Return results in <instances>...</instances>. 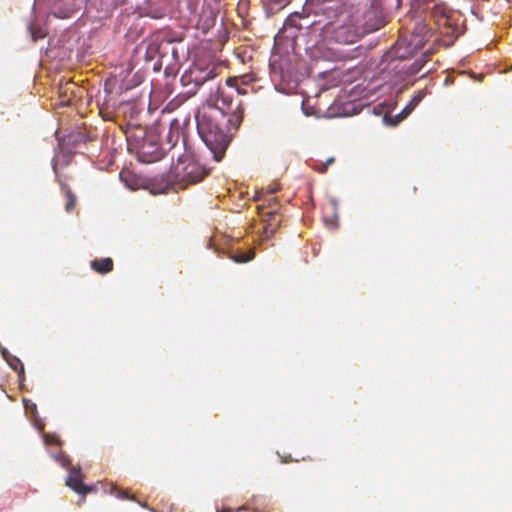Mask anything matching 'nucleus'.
I'll return each instance as SVG.
<instances>
[{
    "label": "nucleus",
    "mask_w": 512,
    "mask_h": 512,
    "mask_svg": "<svg viewBox=\"0 0 512 512\" xmlns=\"http://www.w3.org/2000/svg\"><path fill=\"white\" fill-rule=\"evenodd\" d=\"M335 162V157H329L325 162L316 163L313 165V169L318 173H325L330 165Z\"/></svg>",
    "instance_id": "obj_13"
},
{
    "label": "nucleus",
    "mask_w": 512,
    "mask_h": 512,
    "mask_svg": "<svg viewBox=\"0 0 512 512\" xmlns=\"http://www.w3.org/2000/svg\"><path fill=\"white\" fill-rule=\"evenodd\" d=\"M246 93L239 87L237 78L229 77L225 86H217L210 92L195 116L198 134L217 162L223 159L230 143V137L219 126L218 116L227 117L230 128L237 130L244 117L243 104L238 96Z\"/></svg>",
    "instance_id": "obj_1"
},
{
    "label": "nucleus",
    "mask_w": 512,
    "mask_h": 512,
    "mask_svg": "<svg viewBox=\"0 0 512 512\" xmlns=\"http://www.w3.org/2000/svg\"><path fill=\"white\" fill-rule=\"evenodd\" d=\"M264 232H265V234H269V233L272 234L274 232V229L269 230V227L266 226L265 229H264Z\"/></svg>",
    "instance_id": "obj_23"
},
{
    "label": "nucleus",
    "mask_w": 512,
    "mask_h": 512,
    "mask_svg": "<svg viewBox=\"0 0 512 512\" xmlns=\"http://www.w3.org/2000/svg\"><path fill=\"white\" fill-rule=\"evenodd\" d=\"M114 263L110 257L94 259L91 268L99 274H107L113 270Z\"/></svg>",
    "instance_id": "obj_8"
},
{
    "label": "nucleus",
    "mask_w": 512,
    "mask_h": 512,
    "mask_svg": "<svg viewBox=\"0 0 512 512\" xmlns=\"http://www.w3.org/2000/svg\"><path fill=\"white\" fill-rule=\"evenodd\" d=\"M75 85L73 83H66L65 87L64 88H60V96L63 94V95H66L68 92H71V93H74L72 88H74Z\"/></svg>",
    "instance_id": "obj_19"
},
{
    "label": "nucleus",
    "mask_w": 512,
    "mask_h": 512,
    "mask_svg": "<svg viewBox=\"0 0 512 512\" xmlns=\"http://www.w3.org/2000/svg\"><path fill=\"white\" fill-rule=\"evenodd\" d=\"M425 95L426 92L424 90L418 91L416 95H414V97L411 99V101L406 105V107L401 111V113L397 116L399 118L398 121H401L404 118H406L423 100Z\"/></svg>",
    "instance_id": "obj_10"
},
{
    "label": "nucleus",
    "mask_w": 512,
    "mask_h": 512,
    "mask_svg": "<svg viewBox=\"0 0 512 512\" xmlns=\"http://www.w3.org/2000/svg\"><path fill=\"white\" fill-rule=\"evenodd\" d=\"M44 441L46 444H54L60 446L62 444V441L56 436L52 434H45L44 435Z\"/></svg>",
    "instance_id": "obj_16"
},
{
    "label": "nucleus",
    "mask_w": 512,
    "mask_h": 512,
    "mask_svg": "<svg viewBox=\"0 0 512 512\" xmlns=\"http://www.w3.org/2000/svg\"><path fill=\"white\" fill-rule=\"evenodd\" d=\"M423 67V61L422 60H416L410 67L409 72L411 74L418 73Z\"/></svg>",
    "instance_id": "obj_18"
},
{
    "label": "nucleus",
    "mask_w": 512,
    "mask_h": 512,
    "mask_svg": "<svg viewBox=\"0 0 512 512\" xmlns=\"http://www.w3.org/2000/svg\"><path fill=\"white\" fill-rule=\"evenodd\" d=\"M246 510H247L246 507L242 506V507L238 508L236 511H233L232 509L228 508V509H223L218 512H246Z\"/></svg>",
    "instance_id": "obj_21"
},
{
    "label": "nucleus",
    "mask_w": 512,
    "mask_h": 512,
    "mask_svg": "<svg viewBox=\"0 0 512 512\" xmlns=\"http://www.w3.org/2000/svg\"><path fill=\"white\" fill-rule=\"evenodd\" d=\"M291 0H268V5L271 10H281L290 3Z\"/></svg>",
    "instance_id": "obj_14"
},
{
    "label": "nucleus",
    "mask_w": 512,
    "mask_h": 512,
    "mask_svg": "<svg viewBox=\"0 0 512 512\" xmlns=\"http://www.w3.org/2000/svg\"><path fill=\"white\" fill-rule=\"evenodd\" d=\"M175 125H176V127L174 128L173 127L174 126V122L171 123L169 132H168V134L166 136L167 140H168V142L170 144V148H173L176 145V143H177V141L179 139V136H180V127H179L178 122L176 120H175Z\"/></svg>",
    "instance_id": "obj_12"
},
{
    "label": "nucleus",
    "mask_w": 512,
    "mask_h": 512,
    "mask_svg": "<svg viewBox=\"0 0 512 512\" xmlns=\"http://www.w3.org/2000/svg\"><path fill=\"white\" fill-rule=\"evenodd\" d=\"M111 491H112V493L115 494L116 497H118L120 499L134 500V497H130L127 492L122 491V490L118 489L117 487H112Z\"/></svg>",
    "instance_id": "obj_17"
},
{
    "label": "nucleus",
    "mask_w": 512,
    "mask_h": 512,
    "mask_svg": "<svg viewBox=\"0 0 512 512\" xmlns=\"http://www.w3.org/2000/svg\"><path fill=\"white\" fill-rule=\"evenodd\" d=\"M303 16L294 12L290 14L284 22L282 29L278 33V37L295 40L298 36L299 31L302 29L300 20Z\"/></svg>",
    "instance_id": "obj_6"
},
{
    "label": "nucleus",
    "mask_w": 512,
    "mask_h": 512,
    "mask_svg": "<svg viewBox=\"0 0 512 512\" xmlns=\"http://www.w3.org/2000/svg\"><path fill=\"white\" fill-rule=\"evenodd\" d=\"M226 256L233 260L234 262L236 263H247L249 261H251L252 259H254L255 257V252H254V249H249L248 251L246 252H243V251H240V250H237V251H230L226 254Z\"/></svg>",
    "instance_id": "obj_11"
},
{
    "label": "nucleus",
    "mask_w": 512,
    "mask_h": 512,
    "mask_svg": "<svg viewBox=\"0 0 512 512\" xmlns=\"http://www.w3.org/2000/svg\"><path fill=\"white\" fill-rule=\"evenodd\" d=\"M10 366L15 370V371H18L19 370V373L20 374H23L24 373V366L22 364V362L16 358V357H13V359L10 361L8 360Z\"/></svg>",
    "instance_id": "obj_15"
},
{
    "label": "nucleus",
    "mask_w": 512,
    "mask_h": 512,
    "mask_svg": "<svg viewBox=\"0 0 512 512\" xmlns=\"http://www.w3.org/2000/svg\"><path fill=\"white\" fill-rule=\"evenodd\" d=\"M169 187H170V183L166 182L163 187H161V188H159L157 190L155 189V190H153V192L154 193H164V192H166L169 189Z\"/></svg>",
    "instance_id": "obj_20"
},
{
    "label": "nucleus",
    "mask_w": 512,
    "mask_h": 512,
    "mask_svg": "<svg viewBox=\"0 0 512 512\" xmlns=\"http://www.w3.org/2000/svg\"><path fill=\"white\" fill-rule=\"evenodd\" d=\"M174 173L176 184L180 189H185L189 185H195L203 181L209 174V170L196 161L192 155L186 153L178 157Z\"/></svg>",
    "instance_id": "obj_3"
},
{
    "label": "nucleus",
    "mask_w": 512,
    "mask_h": 512,
    "mask_svg": "<svg viewBox=\"0 0 512 512\" xmlns=\"http://www.w3.org/2000/svg\"><path fill=\"white\" fill-rule=\"evenodd\" d=\"M62 465L67 466L69 464V459L66 456H62Z\"/></svg>",
    "instance_id": "obj_22"
},
{
    "label": "nucleus",
    "mask_w": 512,
    "mask_h": 512,
    "mask_svg": "<svg viewBox=\"0 0 512 512\" xmlns=\"http://www.w3.org/2000/svg\"><path fill=\"white\" fill-rule=\"evenodd\" d=\"M425 45L424 36L411 34L408 37L401 36L396 42V55L398 58H407Z\"/></svg>",
    "instance_id": "obj_5"
},
{
    "label": "nucleus",
    "mask_w": 512,
    "mask_h": 512,
    "mask_svg": "<svg viewBox=\"0 0 512 512\" xmlns=\"http://www.w3.org/2000/svg\"><path fill=\"white\" fill-rule=\"evenodd\" d=\"M129 143L136 149L138 160L143 163H152L162 157L159 136L153 131H145L135 144L131 141Z\"/></svg>",
    "instance_id": "obj_4"
},
{
    "label": "nucleus",
    "mask_w": 512,
    "mask_h": 512,
    "mask_svg": "<svg viewBox=\"0 0 512 512\" xmlns=\"http://www.w3.org/2000/svg\"><path fill=\"white\" fill-rule=\"evenodd\" d=\"M370 16H371V12H368V13L365 15V18L370 19Z\"/></svg>",
    "instance_id": "obj_24"
},
{
    "label": "nucleus",
    "mask_w": 512,
    "mask_h": 512,
    "mask_svg": "<svg viewBox=\"0 0 512 512\" xmlns=\"http://www.w3.org/2000/svg\"><path fill=\"white\" fill-rule=\"evenodd\" d=\"M59 185H60V188L61 190L63 191L66 199H67V202H66V205H65V211L67 213H71L75 207H76V203H77V197L76 195L72 192L70 186L59 180Z\"/></svg>",
    "instance_id": "obj_9"
},
{
    "label": "nucleus",
    "mask_w": 512,
    "mask_h": 512,
    "mask_svg": "<svg viewBox=\"0 0 512 512\" xmlns=\"http://www.w3.org/2000/svg\"><path fill=\"white\" fill-rule=\"evenodd\" d=\"M325 10L329 21L323 27V31L337 43H355L361 36L378 28L371 27L367 22L361 25L359 16L350 10L339 7H327Z\"/></svg>",
    "instance_id": "obj_2"
},
{
    "label": "nucleus",
    "mask_w": 512,
    "mask_h": 512,
    "mask_svg": "<svg viewBox=\"0 0 512 512\" xmlns=\"http://www.w3.org/2000/svg\"><path fill=\"white\" fill-rule=\"evenodd\" d=\"M66 485L69 488H71L72 490H74L76 493L81 494V495H86L92 490L91 487H89L88 485H85L83 483V481L81 479L80 468L79 469L73 468L70 471V474L66 480Z\"/></svg>",
    "instance_id": "obj_7"
}]
</instances>
